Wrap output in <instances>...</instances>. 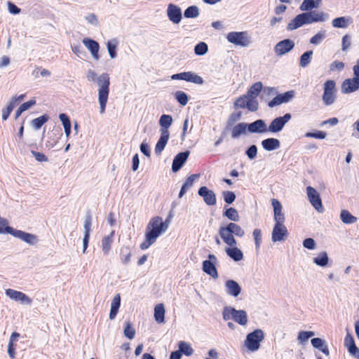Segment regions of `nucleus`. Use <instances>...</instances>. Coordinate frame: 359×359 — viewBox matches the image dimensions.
<instances>
[{"instance_id":"nucleus-1","label":"nucleus","mask_w":359,"mask_h":359,"mask_svg":"<svg viewBox=\"0 0 359 359\" xmlns=\"http://www.w3.org/2000/svg\"><path fill=\"white\" fill-rule=\"evenodd\" d=\"M86 78L88 82L96 83L98 87V102L101 114L105 111L109 94L110 77L107 73H102L99 76L93 69L86 72Z\"/></svg>"},{"instance_id":"nucleus-2","label":"nucleus","mask_w":359,"mask_h":359,"mask_svg":"<svg viewBox=\"0 0 359 359\" xmlns=\"http://www.w3.org/2000/svg\"><path fill=\"white\" fill-rule=\"evenodd\" d=\"M169 227V221H163L158 216L152 217L148 223L144 234V241L140 244L142 250H146L153 245L157 238L164 233Z\"/></svg>"},{"instance_id":"nucleus-3","label":"nucleus","mask_w":359,"mask_h":359,"mask_svg":"<svg viewBox=\"0 0 359 359\" xmlns=\"http://www.w3.org/2000/svg\"><path fill=\"white\" fill-rule=\"evenodd\" d=\"M218 233L221 239L227 246L237 245L234 236L241 238L245 235V231L234 222H230L226 226H221Z\"/></svg>"},{"instance_id":"nucleus-4","label":"nucleus","mask_w":359,"mask_h":359,"mask_svg":"<svg viewBox=\"0 0 359 359\" xmlns=\"http://www.w3.org/2000/svg\"><path fill=\"white\" fill-rule=\"evenodd\" d=\"M222 318L224 320H233L242 326L248 324V315L244 310H236L232 306H224L222 310Z\"/></svg>"},{"instance_id":"nucleus-5","label":"nucleus","mask_w":359,"mask_h":359,"mask_svg":"<svg viewBox=\"0 0 359 359\" xmlns=\"http://www.w3.org/2000/svg\"><path fill=\"white\" fill-rule=\"evenodd\" d=\"M264 339V332L260 329H257L247 334L243 346L248 351L255 352L259 349L260 344Z\"/></svg>"},{"instance_id":"nucleus-6","label":"nucleus","mask_w":359,"mask_h":359,"mask_svg":"<svg viewBox=\"0 0 359 359\" xmlns=\"http://www.w3.org/2000/svg\"><path fill=\"white\" fill-rule=\"evenodd\" d=\"M227 41L243 48L248 47L252 43V38L247 31L230 32L226 34Z\"/></svg>"},{"instance_id":"nucleus-7","label":"nucleus","mask_w":359,"mask_h":359,"mask_svg":"<svg viewBox=\"0 0 359 359\" xmlns=\"http://www.w3.org/2000/svg\"><path fill=\"white\" fill-rule=\"evenodd\" d=\"M236 108L248 109L250 111H256L258 109L259 103L257 99L251 98L247 94L239 97L234 102Z\"/></svg>"},{"instance_id":"nucleus-8","label":"nucleus","mask_w":359,"mask_h":359,"mask_svg":"<svg viewBox=\"0 0 359 359\" xmlns=\"http://www.w3.org/2000/svg\"><path fill=\"white\" fill-rule=\"evenodd\" d=\"M6 231L8 233L19 238L22 241H24L29 245H34L39 242L38 237L34 234L27 233L21 230L15 229L13 228H8Z\"/></svg>"},{"instance_id":"nucleus-9","label":"nucleus","mask_w":359,"mask_h":359,"mask_svg":"<svg viewBox=\"0 0 359 359\" xmlns=\"http://www.w3.org/2000/svg\"><path fill=\"white\" fill-rule=\"evenodd\" d=\"M336 83L332 80L327 81L324 84V92L323 95V101L325 104L329 106L332 104L336 98Z\"/></svg>"},{"instance_id":"nucleus-10","label":"nucleus","mask_w":359,"mask_h":359,"mask_svg":"<svg viewBox=\"0 0 359 359\" xmlns=\"http://www.w3.org/2000/svg\"><path fill=\"white\" fill-rule=\"evenodd\" d=\"M306 195L308 197V200L311 204V205L317 210L318 212L322 213L324 212V208L322 204V201L320 196V194L317 191V190L309 186L306 189Z\"/></svg>"},{"instance_id":"nucleus-11","label":"nucleus","mask_w":359,"mask_h":359,"mask_svg":"<svg viewBox=\"0 0 359 359\" xmlns=\"http://www.w3.org/2000/svg\"><path fill=\"white\" fill-rule=\"evenodd\" d=\"M292 116L290 114L287 113L283 116L276 117L271 121L269 127H267V132L271 133H277L280 132L285 124L291 119Z\"/></svg>"},{"instance_id":"nucleus-12","label":"nucleus","mask_w":359,"mask_h":359,"mask_svg":"<svg viewBox=\"0 0 359 359\" xmlns=\"http://www.w3.org/2000/svg\"><path fill=\"white\" fill-rule=\"evenodd\" d=\"M5 294L9 299L16 302H19L22 305L29 306L32 303V299L26 294L20 291L15 290L13 289H6L5 290Z\"/></svg>"},{"instance_id":"nucleus-13","label":"nucleus","mask_w":359,"mask_h":359,"mask_svg":"<svg viewBox=\"0 0 359 359\" xmlns=\"http://www.w3.org/2000/svg\"><path fill=\"white\" fill-rule=\"evenodd\" d=\"M287 236V229L284 223H275L271 232V241L273 243L284 242Z\"/></svg>"},{"instance_id":"nucleus-14","label":"nucleus","mask_w":359,"mask_h":359,"mask_svg":"<svg viewBox=\"0 0 359 359\" xmlns=\"http://www.w3.org/2000/svg\"><path fill=\"white\" fill-rule=\"evenodd\" d=\"M208 260L203 262V271L213 278H218V273L215 267L217 259L215 255H209Z\"/></svg>"},{"instance_id":"nucleus-15","label":"nucleus","mask_w":359,"mask_h":359,"mask_svg":"<svg viewBox=\"0 0 359 359\" xmlns=\"http://www.w3.org/2000/svg\"><path fill=\"white\" fill-rule=\"evenodd\" d=\"M224 287L226 294L235 299L237 298L242 292V287L239 283L231 279H228L224 282Z\"/></svg>"},{"instance_id":"nucleus-16","label":"nucleus","mask_w":359,"mask_h":359,"mask_svg":"<svg viewBox=\"0 0 359 359\" xmlns=\"http://www.w3.org/2000/svg\"><path fill=\"white\" fill-rule=\"evenodd\" d=\"M167 16L173 24H179L182 19V10L177 5L169 4L166 11Z\"/></svg>"},{"instance_id":"nucleus-17","label":"nucleus","mask_w":359,"mask_h":359,"mask_svg":"<svg viewBox=\"0 0 359 359\" xmlns=\"http://www.w3.org/2000/svg\"><path fill=\"white\" fill-rule=\"evenodd\" d=\"M295 96L294 90H288L284 93L278 94L269 102V107H274L283 103H287Z\"/></svg>"},{"instance_id":"nucleus-18","label":"nucleus","mask_w":359,"mask_h":359,"mask_svg":"<svg viewBox=\"0 0 359 359\" xmlns=\"http://www.w3.org/2000/svg\"><path fill=\"white\" fill-rule=\"evenodd\" d=\"M294 47V42L292 40L284 39L274 46V53L277 56H282L291 51Z\"/></svg>"},{"instance_id":"nucleus-19","label":"nucleus","mask_w":359,"mask_h":359,"mask_svg":"<svg viewBox=\"0 0 359 359\" xmlns=\"http://www.w3.org/2000/svg\"><path fill=\"white\" fill-rule=\"evenodd\" d=\"M83 44L85 46V47L89 50L90 53V55L95 60H100V55H99V50H100V45L99 43L90 38H84L82 40Z\"/></svg>"},{"instance_id":"nucleus-20","label":"nucleus","mask_w":359,"mask_h":359,"mask_svg":"<svg viewBox=\"0 0 359 359\" xmlns=\"http://www.w3.org/2000/svg\"><path fill=\"white\" fill-rule=\"evenodd\" d=\"M306 24L324 22L328 19V15L323 11L304 12Z\"/></svg>"},{"instance_id":"nucleus-21","label":"nucleus","mask_w":359,"mask_h":359,"mask_svg":"<svg viewBox=\"0 0 359 359\" xmlns=\"http://www.w3.org/2000/svg\"><path fill=\"white\" fill-rule=\"evenodd\" d=\"M271 205L273 210V219L275 223H284L285 217L283 212L281 203L277 199L273 198L271 200Z\"/></svg>"},{"instance_id":"nucleus-22","label":"nucleus","mask_w":359,"mask_h":359,"mask_svg":"<svg viewBox=\"0 0 359 359\" xmlns=\"http://www.w3.org/2000/svg\"><path fill=\"white\" fill-rule=\"evenodd\" d=\"M198 195L203 197L204 202L208 205L216 204V196L215 193L206 187H201L198 189Z\"/></svg>"},{"instance_id":"nucleus-23","label":"nucleus","mask_w":359,"mask_h":359,"mask_svg":"<svg viewBox=\"0 0 359 359\" xmlns=\"http://www.w3.org/2000/svg\"><path fill=\"white\" fill-rule=\"evenodd\" d=\"M359 88V83L354 77L353 79H345L341 84V93L344 94L356 91Z\"/></svg>"},{"instance_id":"nucleus-24","label":"nucleus","mask_w":359,"mask_h":359,"mask_svg":"<svg viewBox=\"0 0 359 359\" xmlns=\"http://www.w3.org/2000/svg\"><path fill=\"white\" fill-rule=\"evenodd\" d=\"M248 131L251 133H265L267 132V126L262 119H258L248 124Z\"/></svg>"},{"instance_id":"nucleus-25","label":"nucleus","mask_w":359,"mask_h":359,"mask_svg":"<svg viewBox=\"0 0 359 359\" xmlns=\"http://www.w3.org/2000/svg\"><path fill=\"white\" fill-rule=\"evenodd\" d=\"M92 221L90 217H87L83 223L84 236L83 238V253H86L88 246Z\"/></svg>"},{"instance_id":"nucleus-26","label":"nucleus","mask_w":359,"mask_h":359,"mask_svg":"<svg viewBox=\"0 0 359 359\" xmlns=\"http://www.w3.org/2000/svg\"><path fill=\"white\" fill-rule=\"evenodd\" d=\"M189 155V151H184L178 154L173 159L172 170L173 172H177L184 165Z\"/></svg>"},{"instance_id":"nucleus-27","label":"nucleus","mask_w":359,"mask_h":359,"mask_svg":"<svg viewBox=\"0 0 359 359\" xmlns=\"http://www.w3.org/2000/svg\"><path fill=\"white\" fill-rule=\"evenodd\" d=\"M226 255L235 262H239L243 259V252L236 245H229L225 248Z\"/></svg>"},{"instance_id":"nucleus-28","label":"nucleus","mask_w":359,"mask_h":359,"mask_svg":"<svg viewBox=\"0 0 359 359\" xmlns=\"http://www.w3.org/2000/svg\"><path fill=\"white\" fill-rule=\"evenodd\" d=\"M181 80L198 85H201L204 82L201 76L192 72H181Z\"/></svg>"},{"instance_id":"nucleus-29","label":"nucleus","mask_w":359,"mask_h":359,"mask_svg":"<svg viewBox=\"0 0 359 359\" xmlns=\"http://www.w3.org/2000/svg\"><path fill=\"white\" fill-rule=\"evenodd\" d=\"M115 231L113 230L107 236L103 237L101 241L102 250L104 255H107L111 250Z\"/></svg>"},{"instance_id":"nucleus-30","label":"nucleus","mask_w":359,"mask_h":359,"mask_svg":"<svg viewBox=\"0 0 359 359\" xmlns=\"http://www.w3.org/2000/svg\"><path fill=\"white\" fill-rule=\"evenodd\" d=\"M306 24V20L304 13L297 15L293 20H292L287 25V29L288 30H294Z\"/></svg>"},{"instance_id":"nucleus-31","label":"nucleus","mask_w":359,"mask_h":359,"mask_svg":"<svg viewBox=\"0 0 359 359\" xmlns=\"http://www.w3.org/2000/svg\"><path fill=\"white\" fill-rule=\"evenodd\" d=\"M261 144L263 149L268 151L276 150L280 147V141L273 137L262 140Z\"/></svg>"},{"instance_id":"nucleus-32","label":"nucleus","mask_w":359,"mask_h":359,"mask_svg":"<svg viewBox=\"0 0 359 359\" xmlns=\"http://www.w3.org/2000/svg\"><path fill=\"white\" fill-rule=\"evenodd\" d=\"M311 343L313 348L318 349L323 352L325 355L328 356L330 351L326 341L320 338H313L311 340Z\"/></svg>"},{"instance_id":"nucleus-33","label":"nucleus","mask_w":359,"mask_h":359,"mask_svg":"<svg viewBox=\"0 0 359 359\" xmlns=\"http://www.w3.org/2000/svg\"><path fill=\"white\" fill-rule=\"evenodd\" d=\"M172 121L173 119L170 115H162L159 119V124L161 126L160 133H170L168 129L172 125Z\"/></svg>"},{"instance_id":"nucleus-34","label":"nucleus","mask_w":359,"mask_h":359,"mask_svg":"<svg viewBox=\"0 0 359 359\" xmlns=\"http://www.w3.org/2000/svg\"><path fill=\"white\" fill-rule=\"evenodd\" d=\"M120 306H121V296L119 294H116L114 297V298L111 301V309H110V312H109V318L110 320H113L116 318V316L118 312Z\"/></svg>"},{"instance_id":"nucleus-35","label":"nucleus","mask_w":359,"mask_h":359,"mask_svg":"<svg viewBox=\"0 0 359 359\" xmlns=\"http://www.w3.org/2000/svg\"><path fill=\"white\" fill-rule=\"evenodd\" d=\"M313 262L317 266L327 267L329 265V257L326 252H319L316 257L313 258Z\"/></svg>"},{"instance_id":"nucleus-36","label":"nucleus","mask_w":359,"mask_h":359,"mask_svg":"<svg viewBox=\"0 0 359 359\" xmlns=\"http://www.w3.org/2000/svg\"><path fill=\"white\" fill-rule=\"evenodd\" d=\"M118 46V40L117 39H111L106 43L107 49L111 59L114 60L117 57L116 49Z\"/></svg>"},{"instance_id":"nucleus-37","label":"nucleus","mask_w":359,"mask_h":359,"mask_svg":"<svg viewBox=\"0 0 359 359\" xmlns=\"http://www.w3.org/2000/svg\"><path fill=\"white\" fill-rule=\"evenodd\" d=\"M169 137L170 133H161L160 138L155 147V152L156 154H160L163 151L168 143Z\"/></svg>"},{"instance_id":"nucleus-38","label":"nucleus","mask_w":359,"mask_h":359,"mask_svg":"<svg viewBox=\"0 0 359 359\" xmlns=\"http://www.w3.org/2000/svg\"><path fill=\"white\" fill-rule=\"evenodd\" d=\"M61 135V133H56L55 132L53 131L48 133L47 140L46 141V148H48V149L54 148L58 142L60 136Z\"/></svg>"},{"instance_id":"nucleus-39","label":"nucleus","mask_w":359,"mask_h":359,"mask_svg":"<svg viewBox=\"0 0 359 359\" xmlns=\"http://www.w3.org/2000/svg\"><path fill=\"white\" fill-rule=\"evenodd\" d=\"M246 131H248V123H240L233 128L231 137L233 139H236L241 135L245 134Z\"/></svg>"},{"instance_id":"nucleus-40","label":"nucleus","mask_w":359,"mask_h":359,"mask_svg":"<svg viewBox=\"0 0 359 359\" xmlns=\"http://www.w3.org/2000/svg\"><path fill=\"white\" fill-rule=\"evenodd\" d=\"M154 318L158 323L165 321V308L163 304H157L154 308Z\"/></svg>"},{"instance_id":"nucleus-41","label":"nucleus","mask_w":359,"mask_h":359,"mask_svg":"<svg viewBox=\"0 0 359 359\" xmlns=\"http://www.w3.org/2000/svg\"><path fill=\"white\" fill-rule=\"evenodd\" d=\"M263 88V85L262 82L258 81L255 83L250 89L247 92L248 96H250L251 98L257 99V97L259 95L260 92Z\"/></svg>"},{"instance_id":"nucleus-42","label":"nucleus","mask_w":359,"mask_h":359,"mask_svg":"<svg viewBox=\"0 0 359 359\" xmlns=\"http://www.w3.org/2000/svg\"><path fill=\"white\" fill-rule=\"evenodd\" d=\"M320 0H304L299 6L302 11H309L319 6Z\"/></svg>"},{"instance_id":"nucleus-43","label":"nucleus","mask_w":359,"mask_h":359,"mask_svg":"<svg viewBox=\"0 0 359 359\" xmlns=\"http://www.w3.org/2000/svg\"><path fill=\"white\" fill-rule=\"evenodd\" d=\"M340 219L344 224H351L357 222L358 219L348 210H342L340 212Z\"/></svg>"},{"instance_id":"nucleus-44","label":"nucleus","mask_w":359,"mask_h":359,"mask_svg":"<svg viewBox=\"0 0 359 359\" xmlns=\"http://www.w3.org/2000/svg\"><path fill=\"white\" fill-rule=\"evenodd\" d=\"M59 118L64 127L65 135L68 137L71 134V122L69 118L66 114H60Z\"/></svg>"},{"instance_id":"nucleus-45","label":"nucleus","mask_w":359,"mask_h":359,"mask_svg":"<svg viewBox=\"0 0 359 359\" xmlns=\"http://www.w3.org/2000/svg\"><path fill=\"white\" fill-rule=\"evenodd\" d=\"M178 348L180 353L186 355L187 356H190L194 353V349L191 344L183 341L179 342Z\"/></svg>"},{"instance_id":"nucleus-46","label":"nucleus","mask_w":359,"mask_h":359,"mask_svg":"<svg viewBox=\"0 0 359 359\" xmlns=\"http://www.w3.org/2000/svg\"><path fill=\"white\" fill-rule=\"evenodd\" d=\"M49 119V116L47 114H44L38 118H36L32 121V126L35 130H39L41 126L46 123Z\"/></svg>"},{"instance_id":"nucleus-47","label":"nucleus","mask_w":359,"mask_h":359,"mask_svg":"<svg viewBox=\"0 0 359 359\" xmlns=\"http://www.w3.org/2000/svg\"><path fill=\"white\" fill-rule=\"evenodd\" d=\"M223 215L233 222H238L240 219L238 211L233 208H227L223 213Z\"/></svg>"},{"instance_id":"nucleus-48","label":"nucleus","mask_w":359,"mask_h":359,"mask_svg":"<svg viewBox=\"0 0 359 359\" xmlns=\"http://www.w3.org/2000/svg\"><path fill=\"white\" fill-rule=\"evenodd\" d=\"M326 35V30H320L310 39V43L313 45H318L325 39Z\"/></svg>"},{"instance_id":"nucleus-49","label":"nucleus","mask_w":359,"mask_h":359,"mask_svg":"<svg viewBox=\"0 0 359 359\" xmlns=\"http://www.w3.org/2000/svg\"><path fill=\"white\" fill-rule=\"evenodd\" d=\"M315 335V333L312 331H301L299 332L297 336V341L299 344H304L306 343L309 338Z\"/></svg>"},{"instance_id":"nucleus-50","label":"nucleus","mask_w":359,"mask_h":359,"mask_svg":"<svg viewBox=\"0 0 359 359\" xmlns=\"http://www.w3.org/2000/svg\"><path fill=\"white\" fill-rule=\"evenodd\" d=\"M184 15L187 18H197L199 15V9L196 6H191L184 11Z\"/></svg>"},{"instance_id":"nucleus-51","label":"nucleus","mask_w":359,"mask_h":359,"mask_svg":"<svg viewBox=\"0 0 359 359\" xmlns=\"http://www.w3.org/2000/svg\"><path fill=\"white\" fill-rule=\"evenodd\" d=\"M349 22L348 18L345 17H339L332 20V26L337 28H345L348 26Z\"/></svg>"},{"instance_id":"nucleus-52","label":"nucleus","mask_w":359,"mask_h":359,"mask_svg":"<svg viewBox=\"0 0 359 359\" xmlns=\"http://www.w3.org/2000/svg\"><path fill=\"white\" fill-rule=\"evenodd\" d=\"M312 55V50H309L303 53L300 57L299 65L302 67H307L311 62Z\"/></svg>"},{"instance_id":"nucleus-53","label":"nucleus","mask_w":359,"mask_h":359,"mask_svg":"<svg viewBox=\"0 0 359 359\" xmlns=\"http://www.w3.org/2000/svg\"><path fill=\"white\" fill-rule=\"evenodd\" d=\"M175 98L177 100V101L182 105L185 106L189 101V98L187 95L182 91V90H177L174 94Z\"/></svg>"},{"instance_id":"nucleus-54","label":"nucleus","mask_w":359,"mask_h":359,"mask_svg":"<svg viewBox=\"0 0 359 359\" xmlns=\"http://www.w3.org/2000/svg\"><path fill=\"white\" fill-rule=\"evenodd\" d=\"M123 334L129 339H133L135 337V330L132 327L130 323L126 322L123 329Z\"/></svg>"},{"instance_id":"nucleus-55","label":"nucleus","mask_w":359,"mask_h":359,"mask_svg":"<svg viewBox=\"0 0 359 359\" xmlns=\"http://www.w3.org/2000/svg\"><path fill=\"white\" fill-rule=\"evenodd\" d=\"M208 52V45L204 42H200L194 48V53L197 55H204Z\"/></svg>"},{"instance_id":"nucleus-56","label":"nucleus","mask_w":359,"mask_h":359,"mask_svg":"<svg viewBox=\"0 0 359 359\" xmlns=\"http://www.w3.org/2000/svg\"><path fill=\"white\" fill-rule=\"evenodd\" d=\"M223 196H224V201L228 204L232 203L235 201V198H236L235 194L230 191H224Z\"/></svg>"},{"instance_id":"nucleus-57","label":"nucleus","mask_w":359,"mask_h":359,"mask_svg":"<svg viewBox=\"0 0 359 359\" xmlns=\"http://www.w3.org/2000/svg\"><path fill=\"white\" fill-rule=\"evenodd\" d=\"M86 21L93 26H97L99 24V20L97 17L93 13H89L85 16Z\"/></svg>"},{"instance_id":"nucleus-58","label":"nucleus","mask_w":359,"mask_h":359,"mask_svg":"<svg viewBox=\"0 0 359 359\" xmlns=\"http://www.w3.org/2000/svg\"><path fill=\"white\" fill-rule=\"evenodd\" d=\"M327 136V134L326 133L323 132V131H317L316 133H311V132H309V133H306L305 134V137H313V138H316V139H325Z\"/></svg>"},{"instance_id":"nucleus-59","label":"nucleus","mask_w":359,"mask_h":359,"mask_svg":"<svg viewBox=\"0 0 359 359\" xmlns=\"http://www.w3.org/2000/svg\"><path fill=\"white\" fill-rule=\"evenodd\" d=\"M31 154L38 162H47L48 161V157L43 153L32 150L31 151Z\"/></svg>"},{"instance_id":"nucleus-60","label":"nucleus","mask_w":359,"mask_h":359,"mask_svg":"<svg viewBox=\"0 0 359 359\" xmlns=\"http://www.w3.org/2000/svg\"><path fill=\"white\" fill-rule=\"evenodd\" d=\"M253 237L255 242L256 248H259L262 242V231L259 229L253 231Z\"/></svg>"},{"instance_id":"nucleus-61","label":"nucleus","mask_w":359,"mask_h":359,"mask_svg":"<svg viewBox=\"0 0 359 359\" xmlns=\"http://www.w3.org/2000/svg\"><path fill=\"white\" fill-rule=\"evenodd\" d=\"M344 64L342 62H339L337 60L334 61L330 65V71L334 72V71H341L344 69Z\"/></svg>"},{"instance_id":"nucleus-62","label":"nucleus","mask_w":359,"mask_h":359,"mask_svg":"<svg viewBox=\"0 0 359 359\" xmlns=\"http://www.w3.org/2000/svg\"><path fill=\"white\" fill-rule=\"evenodd\" d=\"M198 175H190L185 181V182L183 184V186L187 188V189H189L194 184V182L196 179H198Z\"/></svg>"},{"instance_id":"nucleus-63","label":"nucleus","mask_w":359,"mask_h":359,"mask_svg":"<svg viewBox=\"0 0 359 359\" xmlns=\"http://www.w3.org/2000/svg\"><path fill=\"white\" fill-rule=\"evenodd\" d=\"M257 148L255 145L250 146L246 151V155L250 160L254 159L257 156Z\"/></svg>"},{"instance_id":"nucleus-64","label":"nucleus","mask_w":359,"mask_h":359,"mask_svg":"<svg viewBox=\"0 0 359 359\" xmlns=\"http://www.w3.org/2000/svg\"><path fill=\"white\" fill-rule=\"evenodd\" d=\"M316 242L313 238H306L303 241V246L309 250H314L316 248Z\"/></svg>"}]
</instances>
